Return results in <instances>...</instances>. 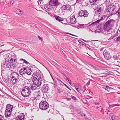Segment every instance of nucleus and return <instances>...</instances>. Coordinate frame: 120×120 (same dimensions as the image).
<instances>
[{"instance_id":"obj_1","label":"nucleus","mask_w":120,"mask_h":120,"mask_svg":"<svg viewBox=\"0 0 120 120\" xmlns=\"http://www.w3.org/2000/svg\"><path fill=\"white\" fill-rule=\"evenodd\" d=\"M33 83L38 87L40 86L42 82V78L41 75L39 72L34 73L33 75Z\"/></svg>"},{"instance_id":"obj_2","label":"nucleus","mask_w":120,"mask_h":120,"mask_svg":"<svg viewBox=\"0 0 120 120\" xmlns=\"http://www.w3.org/2000/svg\"><path fill=\"white\" fill-rule=\"evenodd\" d=\"M10 55H8V54L5 55L4 56V58L5 60H6V61L7 62H8L10 60V62L8 63L7 64V66L9 68H11L13 66V67H15V65L14 63L15 61V60H14V62H13V59L11 58L10 60Z\"/></svg>"},{"instance_id":"obj_3","label":"nucleus","mask_w":120,"mask_h":120,"mask_svg":"<svg viewBox=\"0 0 120 120\" xmlns=\"http://www.w3.org/2000/svg\"><path fill=\"white\" fill-rule=\"evenodd\" d=\"M105 70L102 69L100 70L97 69L95 68L94 69L93 71L94 74L95 75H101L99 76L100 77H105L107 76V74L106 73L107 71H105Z\"/></svg>"},{"instance_id":"obj_4","label":"nucleus","mask_w":120,"mask_h":120,"mask_svg":"<svg viewBox=\"0 0 120 120\" xmlns=\"http://www.w3.org/2000/svg\"><path fill=\"white\" fill-rule=\"evenodd\" d=\"M11 78V82L13 85H14L16 83L17 79H18L19 75L16 72L11 73L10 75Z\"/></svg>"},{"instance_id":"obj_5","label":"nucleus","mask_w":120,"mask_h":120,"mask_svg":"<svg viewBox=\"0 0 120 120\" xmlns=\"http://www.w3.org/2000/svg\"><path fill=\"white\" fill-rule=\"evenodd\" d=\"M30 93V88L27 86L24 87L21 91L22 95L24 97L28 96Z\"/></svg>"},{"instance_id":"obj_6","label":"nucleus","mask_w":120,"mask_h":120,"mask_svg":"<svg viewBox=\"0 0 120 120\" xmlns=\"http://www.w3.org/2000/svg\"><path fill=\"white\" fill-rule=\"evenodd\" d=\"M39 108L43 110H46L49 107L48 103L44 101H42L39 103Z\"/></svg>"},{"instance_id":"obj_7","label":"nucleus","mask_w":120,"mask_h":120,"mask_svg":"<svg viewBox=\"0 0 120 120\" xmlns=\"http://www.w3.org/2000/svg\"><path fill=\"white\" fill-rule=\"evenodd\" d=\"M116 8L117 7L115 5H109L107 8L106 11L109 13L112 11L113 12L115 13H113V14H115L116 12H117Z\"/></svg>"},{"instance_id":"obj_8","label":"nucleus","mask_w":120,"mask_h":120,"mask_svg":"<svg viewBox=\"0 0 120 120\" xmlns=\"http://www.w3.org/2000/svg\"><path fill=\"white\" fill-rule=\"evenodd\" d=\"M49 5L53 7H57L60 4V3L58 0H50L49 2Z\"/></svg>"},{"instance_id":"obj_9","label":"nucleus","mask_w":120,"mask_h":120,"mask_svg":"<svg viewBox=\"0 0 120 120\" xmlns=\"http://www.w3.org/2000/svg\"><path fill=\"white\" fill-rule=\"evenodd\" d=\"M103 54L105 58L107 60L110 59L111 57L109 51L106 50H105L104 51Z\"/></svg>"},{"instance_id":"obj_10","label":"nucleus","mask_w":120,"mask_h":120,"mask_svg":"<svg viewBox=\"0 0 120 120\" xmlns=\"http://www.w3.org/2000/svg\"><path fill=\"white\" fill-rule=\"evenodd\" d=\"M104 7L103 5H100L99 6V7L97 8V11L96 13L99 15L101 13H102L104 11Z\"/></svg>"},{"instance_id":"obj_11","label":"nucleus","mask_w":120,"mask_h":120,"mask_svg":"<svg viewBox=\"0 0 120 120\" xmlns=\"http://www.w3.org/2000/svg\"><path fill=\"white\" fill-rule=\"evenodd\" d=\"M79 15L81 17H86L88 15L87 12L86 11L81 10L79 11Z\"/></svg>"},{"instance_id":"obj_12","label":"nucleus","mask_w":120,"mask_h":120,"mask_svg":"<svg viewBox=\"0 0 120 120\" xmlns=\"http://www.w3.org/2000/svg\"><path fill=\"white\" fill-rule=\"evenodd\" d=\"M25 115L23 113L20 114L15 117L16 120H24Z\"/></svg>"},{"instance_id":"obj_13","label":"nucleus","mask_w":120,"mask_h":120,"mask_svg":"<svg viewBox=\"0 0 120 120\" xmlns=\"http://www.w3.org/2000/svg\"><path fill=\"white\" fill-rule=\"evenodd\" d=\"M13 106L10 104H8L6 106L5 111L11 112L12 110Z\"/></svg>"},{"instance_id":"obj_14","label":"nucleus","mask_w":120,"mask_h":120,"mask_svg":"<svg viewBox=\"0 0 120 120\" xmlns=\"http://www.w3.org/2000/svg\"><path fill=\"white\" fill-rule=\"evenodd\" d=\"M70 6L68 5H63L62 7V9L63 10H68L70 11Z\"/></svg>"},{"instance_id":"obj_15","label":"nucleus","mask_w":120,"mask_h":120,"mask_svg":"<svg viewBox=\"0 0 120 120\" xmlns=\"http://www.w3.org/2000/svg\"><path fill=\"white\" fill-rule=\"evenodd\" d=\"M103 18L102 17L100 19H98L95 22H92L91 24H90L89 26H93L94 25H97L98 23H99L101 20H103Z\"/></svg>"},{"instance_id":"obj_16","label":"nucleus","mask_w":120,"mask_h":120,"mask_svg":"<svg viewBox=\"0 0 120 120\" xmlns=\"http://www.w3.org/2000/svg\"><path fill=\"white\" fill-rule=\"evenodd\" d=\"M5 111V117L7 118H10L11 117V112L8 111Z\"/></svg>"},{"instance_id":"obj_17","label":"nucleus","mask_w":120,"mask_h":120,"mask_svg":"<svg viewBox=\"0 0 120 120\" xmlns=\"http://www.w3.org/2000/svg\"><path fill=\"white\" fill-rule=\"evenodd\" d=\"M26 68H22L20 72V75H22V74H24L25 73H26Z\"/></svg>"},{"instance_id":"obj_18","label":"nucleus","mask_w":120,"mask_h":120,"mask_svg":"<svg viewBox=\"0 0 120 120\" xmlns=\"http://www.w3.org/2000/svg\"><path fill=\"white\" fill-rule=\"evenodd\" d=\"M113 20L112 19L111 20H109L107 21L105 23L104 26H110V23L111 21H112Z\"/></svg>"},{"instance_id":"obj_19","label":"nucleus","mask_w":120,"mask_h":120,"mask_svg":"<svg viewBox=\"0 0 120 120\" xmlns=\"http://www.w3.org/2000/svg\"><path fill=\"white\" fill-rule=\"evenodd\" d=\"M110 26H104V29L105 30L107 31H109L110 30Z\"/></svg>"},{"instance_id":"obj_20","label":"nucleus","mask_w":120,"mask_h":120,"mask_svg":"<svg viewBox=\"0 0 120 120\" xmlns=\"http://www.w3.org/2000/svg\"><path fill=\"white\" fill-rule=\"evenodd\" d=\"M118 59H115V60L114 61V64H116V65H117L119 63V61L118 60Z\"/></svg>"},{"instance_id":"obj_21","label":"nucleus","mask_w":120,"mask_h":120,"mask_svg":"<svg viewBox=\"0 0 120 120\" xmlns=\"http://www.w3.org/2000/svg\"><path fill=\"white\" fill-rule=\"evenodd\" d=\"M55 18L57 20H58L59 22L61 21H62V20L60 19V17L59 16H56L55 17Z\"/></svg>"},{"instance_id":"obj_22","label":"nucleus","mask_w":120,"mask_h":120,"mask_svg":"<svg viewBox=\"0 0 120 120\" xmlns=\"http://www.w3.org/2000/svg\"><path fill=\"white\" fill-rule=\"evenodd\" d=\"M37 89V87L34 85H33L31 86V89L33 90H35Z\"/></svg>"},{"instance_id":"obj_23","label":"nucleus","mask_w":120,"mask_h":120,"mask_svg":"<svg viewBox=\"0 0 120 120\" xmlns=\"http://www.w3.org/2000/svg\"><path fill=\"white\" fill-rule=\"evenodd\" d=\"M90 3H94L97 1H99L98 0H89Z\"/></svg>"},{"instance_id":"obj_24","label":"nucleus","mask_w":120,"mask_h":120,"mask_svg":"<svg viewBox=\"0 0 120 120\" xmlns=\"http://www.w3.org/2000/svg\"><path fill=\"white\" fill-rule=\"evenodd\" d=\"M73 19L72 18L70 19V21L71 22V23H72L74 24L75 22V19H74V20H73Z\"/></svg>"},{"instance_id":"obj_25","label":"nucleus","mask_w":120,"mask_h":120,"mask_svg":"<svg viewBox=\"0 0 120 120\" xmlns=\"http://www.w3.org/2000/svg\"><path fill=\"white\" fill-rule=\"evenodd\" d=\"M85 119L86 120H91L90 117L87 116L85 117Z\"/></svg>"},{"instance_id":"obj_26","label":"nucleus","mask_w":120,"mask_h":120,"mask_svg":"<svg viewBox=\"0 0 120 120\" xmlns=\"http://www.w3.org/2000/svg\"><path fill=\"white\" fill-rule=\"evenodd\" d=\"M116 116L114 115L111 116V118L112 119V120H114Z\"/></svg>"},{"instance_id":"obj_27","label":"nucleus","mask_w":120,"mask_h":120,"mask_svg":"<svg viewBox=\"0 0 120 120\" xmlns=\"http://www.w3.org/2000/svg\"><path fill=\"white\" fill-rule=\"evenodd\" d=\"M117 35V34H115L114 35H113L111 37V38L112 39H113V38H114L115 37H116Z\"/></svg>"},{"instance_id":"obj_28","label":"nucleus","mask_w":120,"mask_h":120,"mask_svg":"<svg viewBox=\"0 0 120 120\" xmlns=\"http://www.w3.org/2000/svg\"><path fill=\"white\" fill-rule=\"evenodd\" d=\"M94 45L96 47H98L99 46V44L97 42H95L94 43Z\"/></svg>"},{"instance_id":"obj_29","label":"nucleus","mask_w":120,"mask_h":120,"mask_svg":"<svg viewBox=\"0 0 120 120\" xmlns=\"http://www.w3.org/2000/svg\"><path fill=\"white\" fill-rule=\"evenodd\" d=\"M76 90L79 93H81V92H80V90L79 89V88H76Z\"/></svg>"},{"instance_id":"obj_30","label":"nucleus","mask_w":120,"mask_h":120,"mask_svg":"<svg viewBox=\"0 0 120 120\" xmlns=\"http://www.w3.org/2000/svg\"><path fill=\"white\" fill-rule=\"evenodd\" d=\"M4 118V117L3 116L0 115V120H2Z\"/></svg>"},{"instance_id":"obj_31","label":"nucleus","mask_w":120,"mask_h":120,"mask_svg":"<svg viewBox=\"0 0 120 120\" xmlns=\"http://www.w3.org/2000/svg\"><path fill=\"white\" fill-rule=\"evenodd\" d=\"M29 71L28 72H27V74L29 75H31V71L30 70H29Z\"/></svg>"},{"instance_id":"obj_32","label":"nucleus","mask_w":120,"mask_h":120,"mask_svg":"<svg viewBox=\"0 0 120 120\" xmlns=\"http://www.w3.org/2000/svg\"><path fill=\"white\" fill-rule=\"evenodd\" d=\"M120 40V36H119L117 38L116 41H118Z\"/></svg>"},{"instance_id":"obj_33","label":"nucleus","mask_w":120,"mask_h":120,"mask_svg":"<svg viewBox=\"0 0 120 120\" xmlns=\"http://www.w3.org/2000/svg\"><path fill=\"white\" fill-rule=\"evenodd\" d=\"M66 34H70L71 35H72V36H76V35H73V34H70L69 33H66Z\"/></svg>"},{"instance_id":"obj_34","label":"nucleus","mask_w":120,"mask_h":120,"mask_svg":"<svg viewBox=\"0 0 120 120\" xmlns=\"http://www.w3.org/2000/svg\"><path fill=\"white\" fill-rule=\"evenodd\" d=\"M100 26H98V27H97V30H102V28H101V27H100L99 28V27Z\"/></svg>"},{"instance_id":"obj_35","label":"nucleus","mask_w":120,"mask_h":120,"mask_svg":"<svg viewBox=\"0 0 120 120\" xmlns=\"http://www.w3.org/2000/svg\"><path fill=\"white\" fill-rule=\"evenodd\" d=\"M113 58L115 60V59H118V58L117 57V56H113Z\"/></svg>"},{"instance_id":"obj_36","label":"nucleus","mask_w":120,"mask_h":120,"mask_svg":"<svg viewBox=\"0 0 120 120\" xmlns=\"http://www.w3.org/2000/svg\"><path fill=\"white\" fill-rule=\"evenodd\" d=\"M68 82L71 85V81L69 79L68 80Z\"/></svg>"},{"instance_id":"obj_37","label":"nucleus","mask_w":120,"mask_h":120,"mask_svg":"<svg viewBox=\"0 0 120 120\" xmlns=\"http://www.w3.org/2000/svg\"><path fill=\"white\" fill-rule=\"evenodd\" d=\"M71 97L72 98V99H73L74 100L76 98L74 96H71Z\"/></svg>"},{"instance_id":"obj_38","label":"nucleus","mask_w":120,"mask_h":120,"mask_svg":"<svg viewBox=\"0 0 120 120\" xmlns=\"http://www.w3.org/2000/svg\"><path fill=\"white\" fill-rule=\"evenodd\" d=\"M83 0H77V2L79 3V2H81Z\"/></svg>"},{"instance_id":"obj_39","label":"nucleus","mask_w":120,"mask_h":120,"mask_svg":"<svg viewBox=\"0 0 120 120\" xmlns=\"http://www.w3.org/2000/svg\"><path fill=\"white\" fill-rule=\"evenodd\" d=\"M23 60L24 63H25L26 64H27L28 62H27L26 60Z\"/></svg>"},{"instance_id":"obj_40","label":"nucleus","mask_w":120,"mask_h":120,"mask_svg":"<svg viewBox=\"0 0 120 120\" xmlns=\"http://www.w3.org/2000/svg\"><path fill=\"white\" fill-rule=\"evenodd\" d=\"M38 38H39V39L40 40H42V39L39 36H38Z\"/></svg>"},{"instance_id":"obj_41","label":"nucleus","mask_w":120,"mask_h":120,"mask_svg":"<svg viewBox=\"0 0 120 120\" xmlns=\"http://www.w3.org/2000/svg\"><path fill=\"white\" fill-rule=\"evenodd\" d=\"M65 76V78L64 77V78H65V79L66 80H68V78L67 77H66Z\"/></svg>"},{"instance_id":"obj_42","label":"nucleus","mask_w":120,"mask_h":120,"mask_svg":"<svg viewBox=\"0 0 120 120\" xmlns=\"http://www.w3.org/2000/svg\"><path fill=\"white\" fill-rule=\"evenodd\" d=\"M109 107H108V108L109 109H110L111 108V107H110V105H109Z\"/></svg>"},{"instance_id":"obj_43","label":"nucleus","mask_w":120,"mask_h":120,"mask_svg":"<svg viewBox=\"0 0 120 120\" xmlns=\"http://www.w3.org/2000/svg\"><path fill=\"white\" fill-rule=\"evenodd\" d=\"M83 116H84V117H86V115L85 114H84L83 115Z\"/></svg>"},{"instance_id":"obj_44","label":"nucleus","mask_w":120,"mask_h":120,"mask_svg":"<svg viewBox=\"0 0 120 120\" xmlns=\"http://www.w3.org/2000/svg\"><path fill=\"white\" fill-rule=\"evenodd\" d=\"M19 15H22V14H21V13H19Z\"/></svg>"},{"instance_id":"obj_45","label":"nucleus","mask_w":120,"mask_h":120,"mask_svg":"<svg viewBox=\"0 0 120 120\" xmlns=\"http://www.w3.org/2000/svg\"><path fill=\"white\" fill-rule=\"evenodd\" d=\"M8 119L9 120H11V119H10V118H8Z\"/></svg>"},{"instance_id":"obj_46","label":"nucleus","mask_w":120,"mask_h":120,"mask_svg":"<svg viewBox=\"0 0 120 120\" xmlns=\"http://www.w3.org/2000/svg\"><path fill=\"white\" fill-rule=\"evenodd\" d=\"M19 10V12H21V10Z\"/></svg>"},{"instance_id":"obj_47","label":"nucleus","mask_w":120,"mask_h":120,"mask_svg":"<svg viewBox=\"0 0 120 120\" xmlns=\"http://www.w3.org/2000/svg\"><path fill=\"white\" fill-rule=\"evenodd\" d=\"M3 45H1L0 46H3Z\"/></svg>"},{"instance_id":"obj_48","label":"nucleus","mask_w":120,"mask_h":120,"mask_svg":"<svg viewBox=\"0 0 120 120\" xmlns=\"http://www.w3.org/2000/svg\"><path fill=\"white\" fill-rule=\"evenodd\" d=\"M65 86H67V85H65Z\"/></svg>"},{"instance_id":"obj_49","label":"nucleus","mask_w":120,"mask_h":120,"mask_svg":"<svg viewBox=\"0 0 120 120\" xmlns=\"http://www.w3.org/2000/svg\"><path fill=\"white\" fill-rule=\"evenodd\" d=\"M38 96H40V95H39V94H38Z\"/></svg>"},{"instance_id":"obj_50","label":"nucleus","mask_w":120,"mask_h":120,"mask_svg":"<svg viewBox=\"0 0 120 120\" xmlns=\"http://www.w3.org/2000/svg\"><path fill=\"white\" fill-rule=\"evenodd\" d=\"M98 1H100L101 0H98Z\"/></svg>"}]
</instances>
